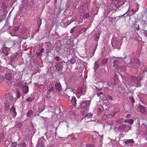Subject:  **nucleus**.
Returning <instances> with one entry per match:
<instances>
[{"label":"nucleus","mask_w":147,"mask_h":147,"mask_svg":"<svg viewBox=\"0 0 147 147\" xmlns=\"http://www.w3.org/2000/svg\"><path fill=\"white\" fill-rule=\"evenodd\" d=\"M133 67L137 68L138 67L136 65L140 66V60L137 58H132L131 59L130 63L129 64Z\"/></svg>","instance_id":"nucleus-1"},{"label":"nucleus","mask_w":147,"mask_h":147,"mask_svg":"<svg viewBox=\"0 0 147 147\" xmlns=\"http://www.w3.org/2000/svg\"><path fill=\"white\" fill-rule=\"evenodd\" d=\"M78 31H77L76 32V34L77 37L80 34L85 32L87 29L84 27L83 26H80L77 27Z\"/></svg>","instance_id":"nucleus-2"},{"label":"nucleus","mask_w":147,"mask_h":147,"mask_svg":"<svg viewBox=\"0 0 147 147\" xmlns=\"http://www.w3.org/2000/svg\"><path fill=\"white\" fill-rule=\"evenodd\" d=\"M125 2V0L123 2H122L121 1H120L113 0L112 3V4L114 5L115 7L118 9L120 8L121 5H123L124 4V3Z\"/></svg>","instance_id":"nucleus-3"},{"label":"nucleus","mask_w":147,"mask_h":147,"mask_svg":"<svg viewBox=\"0 0 147 147\" xmlns=\"http://www.w3.org/2000/svg\"><path fill=\"white\" fill-rule=\"evenodd\" d=\"M88 102L86 100L81 101L79 104L78 108L79 109H85L88 106Z\"/></svg>","instance_id":"nucleus-4"},{"label":"nucleus","mask_w":147,"mask_h":147,"mask_svg":"<svg viewBox=\"0 0 147 147\" xmlns=\"http://www.w3.org/2000/svg\"><path fill=\"white\" fill-rule=\"evenodd\" d=\"M142 80L141 78H139L135 77H133L132 78V81L135 82V83L133 84L134 86H135L136 84L137 87H140L141 86V85L140 84V81Z\"/></svg>","instance_id":"nucleus-5"},{"label":"nucleus","mask_w":147,"mask_h":147,"mask_svg":"<svg viewBox=\"0 0 147 147\" xmlns=\"http://www.w3.org/2000/svg\"><path fill=\"white\" fill-rule=\"evenodd\" d=\"M46 140L43 137L41 138L38 141V145L36 147H44Z\"/></svg>","instance_id":"nucleus-6"},{"label":"nucleus","mask_w":147,"mask_h":147,"mask_svg":"<svg viewBox=\"0 0 147 147\" xmlns=\"http://www.w3.org/2000/svg\"><path fill=\"white\" fill-rule=\"evenodd\" d=\"M63 63L59 62L56 63L55 67L56 69L58 71H61L63 68Z\"/></svg>","instance_id":"nucleus-7"},{"label":"nucleus","mask_w":147,"mask_h":147,"mask_svg":"<svg viewBox=\"0 0 147 147\" xmlns=\"http://www.w3.org/2000/svg\"><path fill=\"white\" fill-rule=\"evenodd\" d=\"M138 108L140 113L143 114L146 113L147 110V108L144 106L141 105L139 106Z\"/></svg>","instance_id":"nucleus-8"},{"label":"nucleus","mask_w":147,"mask_h":147,"mask_svg":"<svg viewBox=\"0 0 147 147\" xmlns=\"http://www.w3.org/2000/svg\"><path fill=\"white\" fill-rule=\"evenodd\" d=\"M127 126V125L126 124L120 125L118 128L119 131L123 133L125 132V129Z\"/></svg>","instance_id":"nucleus-9"},{"label":"nucleus","mask_w":147,"mask_h":147,"mask_svg":"<svg viewBox=\"0 0 147 147\" xmlns=\"http://www.w3.org/2000/svg\"><path fill=\"white\" fill-rule=\"evenodd\" d=\"M54 90V87H51V88H50L49 89H48V90L47 91V94L46 95V99H47V98H48L51 97L50 95V93L51 92L53 91Z\"/></svg>","instance_id":"nucleus-10"},{"label":"nucleus","mask_w":147,"mask_h":147,"mask_svg":"<svg viewBox=\"0 0 147 147\" xmlns=\"http://www.w3.org/2000/svg\"><path fill=\"white\" fill-rule=\"evenodd\" d=\"M119 61L118 59H114L112 63L113 64V67L114 68L117 69L119 68L118 65V63H119Z\"/></svg>","instance_id":"nucleus-11"},{"label":"nucleus","mask_w":147,"mask_h":147,"mask_svg":"<svg viewBox=\"0 0 147 147\" xmlns=\"http://www.w3.org/2000/svg\"><path fill=\"white\" fill-rule=\"evenodd\" d=\"M55 88L57 91H61L62 89L61 85L59 82H57L55 85Z\"/></svg>","instance_id":"nucleus-12"},{"label":"nucleus","mask_w":147,"mask_h":147,"mask_svg":"<svg viewBox=\"0 0 147 147\" xmlns=\"http://www.w3.org/2000/svg\"><path fill=\"white\" fill-rule=\"evenodd\" d=\"M101 65L99 61L98 63L97 61H96L94 63V69L95 71H96Z\"/></svg>","instance_id":"nucleus-13"},{"label":"nucleus","mask_w":147,"mask_h":147,"mask_svg":"<svg viewBox=\"0 0 147 147\" xmlns=\"http://www.w3.org/2000/svg\"><path fill=\"white\" fill-rule=\"evenodd\" d=\"M10 50V48L7 47H4L2 49L3 53L7 56L8 55V52Z\"/></svg>","instance_id":"nucleus-14"},{"label":"nucleus","mask_w":147,"mask_h":147,"mask_svg":"<svg viewBox=\"0 0 147 147\" xmlns=\"http://www.w3.org/2000/svg\"><path fill=\"white\" fill-rule=\"evenodd\" d=\"M77 100L75 96H73L71 100V103L74 106H76V104Z\"/></svg>","instance_id":"nucleus-15"},{"label":"nucleus","mask_w":147,"mask_h":147,"mask_svg":"<svg viewBox=\"0 0 147 147\" xmlns=\"http://www.w3.org/2000/svg\"><path fill=\"white\" fill-rule=\"evenodd\" d=\"M12 74L10 73L6 74L5 75V78L6 80H10L12 78Z\"/></svg>","instance_id":"nucleus-16"},{"label":"nucleus","mask_w":147,"mask_h":147,"mask_svg":"<svg viewBox=\"0 0 147 147\" xmlns=\"http://www.w3.org/2000/svg\"><path fill=\"white\" fill-rule=\"evenodd\" d=\"M108 59L106 58L102 60H100L99 62L100 63L101 65H105L108 62Z\"/></svg>","instance_id":"nucleus-17"},{"label":"nucleus","mask_w":147,"mask_h":147,"mask_svg":"<svg viewBox=\"0 0 147 147\" xmlns=\"http://www.w3.org/2000/svg\"><path fill=\"white\" fill-rule=\"evenodd\" d=\"M28 87L26 86H24L23 87L22 91L25 94H27L28 92Z\"/></svg>","instance_id":"nucleus-18"},{"label":"nucleus","mask_w":147,"mask_h":147,"mask_svg":"<svg viewBox=\"0 0 147 147\" xmlns=\"http://www.w3.org/2000/svg\"><path fill=\"white\" fill-rule=\"evenodd\" d=\"M78 93L79 94L84 95L85 92H83L84 89L82 87L79 88L77 90Z\"/></svg>","instance_id":"nucleus-19"},{"label":"nucleus","mask_w":147,"mask_h":147,"mask_svg":"<svg viewBox=\"0 0 147 147\" xmlns=\"http://www.w3.org/2000/svg\"><path fill=\"white\" fill-rule=\"evenodd\" d=\"M111 42L112 46L116 48L119 45V42L117 40L113 42Z\"/></svg>","instance_id":"nucleus-20"},{"label":"nucleus","mask_w":147,"mask_h":147,"mask_svg":"<svg viewBox=\"0 0 147 147\" xmlns=\"http://www.w3.org/2000/svg\"><path fill=\"white\" fill-rule=\"evenodd\" d=\"M134 141L133 139H129L125 141V143L126 144H130L134 143Z\"/></svg>","instance_id":"nucleus-21"},{"label":"nucleus","mask_w":147,"mask_h":147,"mask_svg":"<svg viewBox=\"0 0 147 147\" xmlns=\"http://www.w3.org/2000/svg\"><path fill=\"white\" fill-rule=\"evenodd\" d=\"M102 82L103 87L104 88H108L109 86H111V85L109 82Z\"/></svg>","instance_id":"nucleus-22"},{"label":"nucleus","mask_w":147,"mask_h":147,"mask_svg":"<svg viewBox=\"0 0 147 147\" xmlns=\"http://www.w3.org/2000/svg\"><path fill=\"white\" fill-rule=\"evenodd\" d=\"M11 112H13L14 116H16V109L15 107H12L11 108L10 110Z\"/></svg>","instance_id":"nucleus-23"},{"label":"nucleus","mask_w":147,"mask_h":147,"mask_svg":"<svg viewBox=\"0 0 147 147\" xmlns=\"http://www.w3.org/2000/svg\"><path fill=\"white\" fill-rule=\"evenodd\" d=\"M129 8H128V9L127 11H126V12L125 13V14H123L122 15L119 16V17H122L123 16H125L126 14H127V15L125 16V17H127L128 16L130 17V15H129V14L130 13V11L129 10Z\"/></svg>","instance_id":"nucleus-24"},{"label":"nucleus","mask_w":147,"mask_h":147,"mask_svg":"<svg viewBox=\"0 0 147 147\" xmlns=\"http://www.w3.org/2000/svg\"><path fill=\"white\" fill-rule=\"evenodd\" d=\"M22 125V123L21 122H19L17 123L15 125V126L17 128H21Z\"/></svg>","instance_id":"nucleus-25"},{"label":"nucleus","mask_w":147,"mask_h":147,"mask_svg":"<svg viewBox=\"0 0 147 147\" xmlns=\"http://www.w3.org/2000/svg\"><path fill=\"white\" fill-rule=\"evenodd\" d=\"M123 121V118H118L116 119L115 121L117 123H121Z\"/></svg>","instance_id":"nucleus-26"},{"label":"nucleus","mask_w":147,"mask_h":147,"mask_svg":"<svg viewBox=\"0 0 147 147\" xmlns=\"http://www.w3.org/2000/svg\"><path fill=\"white\" fill-rule=\"evenodd\" d=\"M4 105L6 109H8L9 108V102L7 100H5L4 101Z\"/></svg>","instance_id":"nucleus-27"},{"label":"nucleus","mask_w":147,"mask_h":147,"mask_svg":"<svg viewBox=\"0 0 147 147\" xmlns=\"http://www.w3.org/2000/svg\"><path fill=\"white\" fill-rule=\"evenodd\" d=\"M26 144L25 142L20 143L18 145L19 147H26Z\"/></svg>","instance_id":"nucleus-28"},{"label":"nucleus","mask_w":147,"mask_h":147,"mask_svg":"<svg viewBox=\"0 0 147 147\" xmlns=\"http://www.w3.org/2000/svg\"><path fill=\"white\" fill-rule=\"evenodd\" d=\"M33 114V112L32 110L29 111L27 114V117H30Z\"/></svg>","instance_id":"nucleus-29"},{"label":"nucleus","mask_w":147,"mask_h":147,"mask_svg":"<svg viewBox=\"0 0 147 147\" xmlns=\"http://www.w3.org/2000/svg\"><path fill=\"white\" fill-rule=\"evenodd\" d=\"M16 95L17 98H19L20 97L21 94L20 91L18 89H17L16 90Z\"/></svg>","instance_id":"nucleus-30"},{"label":"nucleus","mask_w":147,"mask_h":147,"mask_svg":"<svg viewBox=\"0 0 147 147\" xmlns=\"http://www.w3.org/2000/svg\"><path fill=\"white\" fill-rule=\"evenodd\" d=\"M47 89L51 88V87H53V85L51 84V82H48L47 85Z\"/></svg>","instance_id":"nucleus-31"},{"label":"nucleus","mask_w":147,"mask_h":147,"mask_svg":"<svg viewBox=\"0 0 147 147\" xmlns=\"http://www.w3.org/2000/svg\"><path fill=\"white\" fill-rule=\"evenodd\" d=\"M99 34H95L94 35V40H95L98 41L99 38Z\"/></svg>","instance_id":"nucleus-32"},{"label":"nucleus","mask_w":147,"mask_h":147,"mask_svg":"<svg viewBox=\"0 0 147 147\" xmlns=\"http://www.w3.org/2000/svg\"><path fill=\"white\" fill-rule=\"evenodd\" d=\"M76 61L74 58H72L69 60V61L71 64H74L76 62Z\"/></svg>","instance_id":"nucleus-33"},{"label":"nucleus","mask_w":147,"mask_h":147,"mask_svg":"<svg viewBox=\"0 0 147 147\" xmlns=\"http://www.w3.org/2000/svg\"><path fill=\"white\" fill-rule=\"evenodd\" d=\"M129 99L131 101L132 103H134L135 102V100L133 98V95H131L129 97Z\"/></svg>","instance_id":"nucleus-34"},{"label":"nucleus","mask_w":147,"mask_h":147,"mask_svg":"<svg viewBox=\"0 0 147 147\" xmlns=\"http://www.w3.org/2000/svg\"><path fill=\"white\" fill-rule=\"evenodd\" d=\"M127 122L130 123L131 124H132L134 123V120L132 119H129L125 121V122Z\"/></svg>","instance_id":"nucleus-35"},{"label":"nucleus","mask_w":147,"mask_h":147,"mask_svg":"<svg viewBox=\"0 0 147 147\" xmlns=\"http://www.w3.org/2000/svg\"><path fill=\"white\" fill-rule=\"evenodd\" d=\"M102 119L104 120H106L108 119V116L107 114H105L103 115V116L102 117Z\"/></svg>","instance_id":"nucleus-36"},{"label":"nucleus","mask_w":147,"mask_h":147,"mask_svg":"<svg viewBox=\"0 0 147 147\" xmlns=\"http://www.w3.org/2000/svg\"><path fill=\"white\" fill-rule=\"evenodd\" d=\"M77 28V26H75L73 27L70 30V32L71 33H73L74 32L75 30L76 29V28Z\"/></svg>","instance_id":"nucleus-37"},{"label":"nucleus","mask_w":147,"mask_h":147,"mask_svg":"<svg viewBox=\"0 0 147 147\" xmlns=\"http://www.w3.org/2000/svg\"><path fill=\"white\" fill-rule=\"evenodd\" d=\"M34 98L33 97L28 98L26 99V101L29 102H31L34 100Z\"/></svg>","instance_id":"nucleus-38"},{"label":"nucleus","mask_w":147,"mask_h":147,"mask_svg":"<svg viewBox=\"0 0 147 147\" xmlns=\"http://www.w3.org/2000/svg\"><path fill=\"white\" fill-rule=\"evenodd\" d=\"M89 17V14L88 13H87L85 14H84L83 16V18L84 19H85L86 18H87Z\"/></svg>","instance_id":"nucleus-39"},{"label":"nucleus","mask_w":147,"mask_h":147,"mask_svg":"<svg viewBox=\"0 0 147 147\" xmlns=\"http://www.w3.org/2000/svg\"><path fill=\"white\" fill-rule=\"evenodd\" d=\"M17 144L16 142H14L11 145L12 147H16L17 146Z\"/></svg>","instance_id":"nucleus-40"},{"label":"nucleus","mask_w":147,"mask_h":147,"mask_svg":"<svg viewBox=\"0 0 147 147\" xmlns=\"http://www.w3.org/2000/svg\"><path fill=\"white\" fill-rule=\"evenodd\" d=\"M92 114L91 113H89L87 114L86 115V116L88 118H91L92 117Z\"/></svg>","instance_id":"nucleus-41"},{"label":"nucleus","mask_w":147,"mask_h":147,"mask_svg":"<svg viewBox=\"0 0 147 147\" xmlns=\"http://www.w3.org/2000/svg\"><path fill=\"white\" fill-rule=\"evenodd\" d=\"M4 134H0V141L2 140L4 138Z\"/></svg>","instance_id":"nucleus-42"},{"label":"nucleus","mask_w":147,"mask_h":147,"mask_svg":"<svg viewBox=\"0 0 147 147\" xmlns=\"http://www.w3.org/2000/svg\"><path fill=\"white\" fill-rule=\"evenodd\" d=\"M107 97L108 98L110 99L111 101H113L114 100L112 96L109 95H107Z\"/></svg>","instance_id":"nucleus-43"},{"label":"nucleus","mask_w":147,"mask_h":147,"mask_svg":"<svg viewBox=\"0 0 147 147\" xmlns=\"http://www.w3.org/2000/svg\"><path fill=\"white\" fill-rule=\"evenodd\" d=\"M4 81V78L3 76L0 75V82H3Z\"/></svg>","instance_id":"nucleus-44"},{"label":"nucleus","mask_w":147,"mask_h":147,"mask_svg":"<svg viewBox=\"0 0 147 147\" xmlns=\"http://www.w3.org/2000/svg\"><path fill=\"white\" fill-rule=\"evenodd\" d=\"M113 79L115 81H117V80H118V77L117 74H115L114 75L113 77Z\"/></svg>","instance_id":"nucleus-45"},{"label":"nucleus","mask_w":147,"mask_h":147,"mask_svg":"<svg viewBox=\"0 0 147 147\" xmlns=\"http://www.w3.org/2000/svg\"><path fill=\"white\" fill-rule=\"evenodd\" d=\"M108 116V119L109 118H111L113 117L112 114H107Z\"/></svg>","instance_id":"nucleus-46"},{"label":"nucleus","mask_w":147,"mask_h":147,"mask_svg":"<svg viewBox=\"0 0 147 147\" xmlns=\"http://www.w3.org/2000/svg\"><path fill=\"white\" fill-rule=\"evenodd\" d=\"M102 112L101 109L100 108H98L97 110V112L98 113H100Z\"/></svg>","instance_id":"nucleus-47"},{"label":"nucleus","mask_w":147,"mask_h":147,"mask_svg":"<svg viewBox=\"0 0 147 147\" xmlns=\"http://www.w3.org/2000/svg\"><path fill=\"white\" fill-rule=\"evenodd\" d=\"M44 49H41V50H40V52L39 53V55H41V53L44 52Z\"/></svg>","instance_id":"nucleus-48"},{"label":"nucleus","mask_w":147,"mask_h":147,"mask_svg":"<svg viewBox=\"0 0 147 147\" xmlns=\"http://www.w3.org/2000/svg\"><path fill=\"white\" fill-rule=\"evenodd\" d=\"M13 97L11 94H10L9 96V99L11 100H13Z\"/></svg>","instance_id":"nucleus-49"},{"label":"nucleus","mask_w":147,"mask_h":147,"mask_svg":"<svg viewBox=\"0 0 147 147\" xmlns=\"http://www.w3.org/2000/svg\"><path fill=\"white\" fill-rule=\"evenodd\" d=\"M86 147H94V146L93 144H88L86 145Z\"/></svg>","instance_id":"nucleus-50"},{"label":"nucleus","mask_w":147,"mask_h":147,"mask_svg":"<svg viewBox=\"0 0 147 147\" xmlns=\"http://www.w3.org/2000/svg\"><path fill=\"white\" fill-rule=\"evenodd\" d=\"M9 24V23L8 21H7L5 22V24L4 26V27L7 26H8Z\"/></svg>","instance_id":"nucleus-51"},{"label":"nucleus","mask_w":147,"mask_h":147,"mask_svg":"<svg viewBox=\"0 0 147 147\" xmlns=\"http://www.w3.org/2000/svg\"><path fill=\"white\" fill-rule=\"evenodd\" d=\"M103 93L102 92H99L97 94L98 96H99L100 95L103 94Z\"/></svg>","instance_id":"nucleus-52"},{"label":"nucleus","mask_w":147,"mask_h":147,"mask_svg":"<svg viewBox=\"0 0 147 147\" xmlns=\"http://www.w3.org/2000/svg\"><path fill=\"white\" fill-rule=\"evenodd\" d=\"M55 59L57 61H59V58L58 56H56L55 58Z\"/></svg>","instance_id":"nucleus-53"},{"label":"nucleus","mask_w":147,"mask_h":147,"mask_svg":"<svg viewBox=\"0 0 147 147\" xmlns=\"http://www.w3.org/2000/svg\"><path fill=\"white\" fill-rule=\"evenodd\" d=\"M117 112H115V113H112V114H113V117H114V116L116 115L117 114Z\"/></svg>","instance_id":"nucleus-54"},{"label":"nucleus","mask_w":147,"mask_h":147,"mask_svg":"<svg viewBox=\"0 0 147 147\" xmlns=\"http://www.w3.org/2000/svg\"><path fill=\"white\" fill-rule=\"evenodd\" d=\"M38 109V112L39 113H40L42 112L43 111V110H44V109H43L42 111H41V110H40V109Z\"/></svg>","instance_id":"nucleus-55"},{"label":"nucleus","mask_w":147,"mask_h":147,"mask_svg":"<svg viewBox=\"0 0 147 147\" xmlns=\"http://www.w3.org/2000/svg\"><path fill=\"white\" fill-rule=\"evenodd\" d=\"M147 71V68L144 69L143 71V72H146Z\"/></svg>","instance_id":"nucleus-56"},{"label":"nucleus","mask_w":147,"mask_h":147,"mask_svg":"<svg viewBox=\"0 0 147 147\" xmlns=\"http://www.w3.org/2000/svg\"><path fill=\"white\" fill-rule=\"evenodd\" d=\"M72 139H75V140L76 139V138L75 137H72V138H71Z\"/></svg>","instance_id":"nucleus-57"},{"label":"nucleus","mask_w":147,"mask_h":147,"mask_svg":"<svg viewBox=\"0 0 147 147\" xmlns=\"http://www.w3.org/2000/svg\"><path fill=\"white\" fill-rule=\"evenodd\" d=\"M54 134H55V136H56L57 135V132H55L54 133Z\"/></svg>","instance_id":"nucleus-58"},{"label":"nucleus","mask_w":147,"mask_h":147,"mask_svg":"<svg viewBox=\"0 0 147 147\" xmlns=\"http://www.w3.org/2000/svg\"><path fill=\"white\" fill-rule=\"evenodd\" d=\"M129 130H131V127L130 126H129Z\"/></svg>","instance_id":"nucleus-59"},{"label":"nucleus","mask_w":147,"mask_h":147,"mask_svg":"<svg viewBox=\"0 0 147 147\" xmlns=\"http://www.w3.org/2000/svg\"><path fill=\"white\" fill-rule=\"evenodd\" d=\"M74 135V134H73V133H72L70 135H69V136H73Z\"/></svg>","instance_id":"nucleus-60"},{"label":"nucleus","mask_w":147,"mask_h":147,"mask_svg":"<svg viewBox=\"0 0 147 147\" xmlns=\"http://www.w3.org/2000/svg\"><path fill=\"white\" fill-rule=\"evenodd\" d=\"M112 19H116V17H114L113 18H111Z\"/></svg>","instance_id":"nucleus-61"},{"label":"nucleus","mask_w":147,"mask_h":147,"mask_svg":"<svg viewBox=\"0 0 147 147\" xmlns=\"http://www.w3.org/2000/svg\"><path fill=\"white\" fill-rule=\"evenodd\" d=\"M55 0V2L56 3H57V0Z\"/></svg>","instance_id":"nucleus-62"},{"label":"nucleus","mask_w":147,"mask_h":147,"mask_svg":"<svg viewBox=\"0 0 147 147\" xmlns=\"http://www.w3.org/2000/svg\"><path fill=\"white\" fill-rule=\"evenodd\" d=\"M144 32H147V31L146 30H144Z\"/></svg>","instance_id":"nucleus-63"},{"label":"nucleus","mask_w":147,"mask_h":147,"mask_svg":"<svg viewBox=\"0 0 147 147\" xmlns=\"http://www.w3.org/2000/svg\"><path fill=\"white\" fill-rule=\"evenodd\" d=\"M145 140H147V138H145Z\"/></svg>","instance_id":"nucleus-64"}]
</instances>
